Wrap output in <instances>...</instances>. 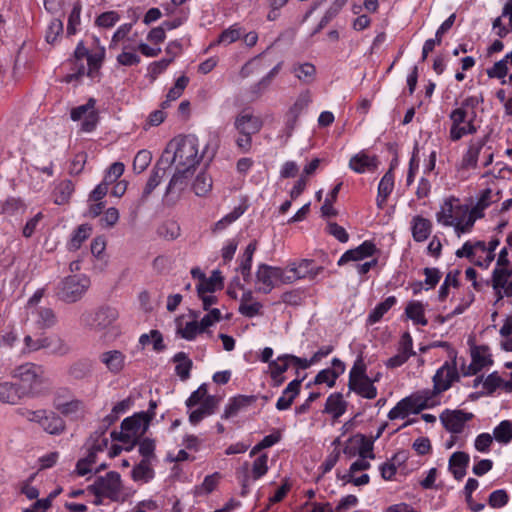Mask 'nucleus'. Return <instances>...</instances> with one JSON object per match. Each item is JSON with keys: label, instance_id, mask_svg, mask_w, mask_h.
I'll list each match as a JSON object with an SVG mask.
<instances>
[{"label": "nucleus", "instance_id": "nucleus-57", "mask_svg": "<svg viewBox=\"0 0 512 512\" xmlns=\"http://www.w3.org/2000/svg\"><path fill=\"white\" fill-rule=\"evenodd\" d=\"M268 456L266 454L260 455L255 459L252 466V476L254 480H257L264 476L268 471Z\"/></svg>", "mask_w": 512, "mask_h": 512}, {"label": "nucleus", "instance_id": "nucleus-46", "mask_svg": "<svg viewBox=\"0 0 512 512\" xmlns=\"http://www.w3.org/2000/svg\"><path fill=\"white\" fill-rule=\"evenodd\" d=\"M154 476V471L150 466V461L142 460L132 470V477L135 481L147 482Z\"/></svg>", "mask_w": 512, "mask_h": 512}, {"label": "nucleus", "instance_id": "nucleus-27", "mask_svg": "<svg viewBox=\"0 0 512 512\" xmlns=\"http://www.w3.org/2000/svg\"><path fill=\"white\" fill-rule=\"evenodd\" d=\"M492 364L488 350L485 347H476L472 350V362L469 366V374H476L485 366Z\"/></svg>", "mask_w": 512, "mask_h": 512}, {"label": "nucleus", "instance_id": "nucleus-60", "mask_svg": "<svg viewBox=\"0 0 512 512\" xmlns=\"http://www.w3.org/2000/svg\"><path fill=\"white\" fill-rule=\"evenodd\" d=\"M202 331L204 330L201 329V324L197 321L187 322L184 328L178 329V333L186 340H193Z\"/></svg>", "mask_w": 512, "mask_h": 512}, {"label": "nucleus", "instance_id": "nucleus-24", "mask_svg": "<svg viewBox=\"0 0 512 512\" xmlns=\"http://www.w3.org/2000/svg\"><path fill=\"white\" fill-rule=\"evenodd\" d=\"M411 230L413 239L416 242L425 241L431 234L432 231V223L430 220L422 217L415 216L411 222Z\"/></svg>", "mask_w": 512, "mask_h": 512}, {"label": "nucleus", "instance_id": "nucleus-16", "mask_svg": "<svg viewBox=\"0 0 512 512\" xmlns=\"http://www.w3.org/2000/svg\"><path fill=\"white\" fill-rule=\"evenodd\" d=\"M511 277L512 267H495L492 271L491 280L485 282L486 286L491 284L496 295V301L503 299L502 291L505 290V286H507Z\"/></svg>", "mask_w": 512, "mask_h": 512}, {"label": "nucleus", "instance_id": "nucleus-32", "mask_svg": "<svg viewBox=\"0 0 512 512\" xmlns=\"http://www.w3.org/2000/svg\"><path fill=\"white\" fill-rule=\"evenodd\" d=\"M294 76L304 84H310L314 81L316 68L312 63H296L292 67Z\"/></svg>", "mask_w": 512, "mask_h": 512}, {"label": "nucleus", "instance_id": "nucleus-34", "mask_svg": "<svg viewBox=\"0 0 512 512\" xmlns=\"http://www.w3.org/2000/svg\"><path fill=\"white\" fill-rule=\"evenodd\" d=\"M397 299L394 296L387 297L379 303L368 315L367 324L373 325L379 322L382 317L396 304Z\"/></svg>", "mask_w": 512, "mask_h": 512}, {"label": "nucleus", "instance_id": "nucleus-33", "mask_svg": "<svg viewBox=\"0 0 512 512\" xmlns=\"http://www.w3.org/2000/svg\"><path fill=\"white\" fill-rule=\"evenodd\" d=\"M350 390L355 391L358 395L366 399H374L377 395V389L369 377L359 379L351 384H348Z\"/></svg>", "mask_w": 512, "mask_h": 512}, {"label": "nucleus", "instance_id": "nucleus-62", "mask_svg": "<svg viewBox=\"0 0 512 512\" xmlns=\"http://www.w3.org/2000/svg\"><path fill=\"white\" fill-rule=\"evenodd\" d=\"M189 83V78L186 77V76H180L174 86L172 88H170V90L168 91L167 93V98H169V100H177L183 93L184 89L187 87Z\"/></svg>", "mask_w": 512, "mask_h": 512}, {"label": "nucleus", "instance_id": "nucleus-22", "mask_svg": "<svg viewBox=\"0 0 512 512\" xmlns=\"http://www.w3.org/2000/svg\"><path fill=\"white\" fill-rule=\"evenodd\" d=\"M302 380L295 379L291 381L284 389L282 395L276 402V408L278 410H287L292 405L294 399L300 393Z\"/></svg>", "mask_w": 512, "mask_h": 512}, {"label": "nucleus", "instance_id": "nucleus-42", "mask_svg": "<svg viewBox=\"0 0 512 512\" xmlns=\"http://www.w3.org/2000/svg\"><path fill=\"white\" fill-rule=\"evenodd\" d=\"M192 188L197 196H206L212 189V178L205 172H200L196 176Z\"/></svg>", "mask_w": 512, "mask_h": 512}, {"label": "nucleus", "instance_id": "nucleus-59", "mask_svg": "<svg viewBox=\"0 0 512 512\" xmlns=\"http://www.w3.org/2000/svg\"><path fill=\"white\" fill-rule=\"evenodd\" d=\"M509 496L504 489L493 491L488 498V504L492 508H501L508 503Z\"/></svg>", "mask_w": 512, "mask_h": 512}, {"label": "nucleus", "instance_id": "nucleus-6", "mask_svg": "<svg viewBox=\"0 0 512 512\" xmlns=\"http://www.w3.org/2000/svg\"><path fill=\"white\" fill-rule=\"evenodd\" d=\"M116 308L105 306L95 312L85 311L80 316V323L96 331H102L111 327L118 319Z\"/></svg>", "mask_w": 512, "mask_h": 512}, {"label": "nucleus", "instance_id": "nucleus-49", "mask_svg": "<svg viewBox=\"0 0 512 512\" xmlns=\"http://www.w3.org/2000/svg\"><path fill=\"white\" fill-rule=\"evenodd\" d=\"M82 5L80 1H76L73 4L72 11L68 17L67 23V34L74 35L76 33V28L80 24V15H81Z\"/></svg>", "mask_w": 512, "mask_h": 512}, {"label": "nucleus", "instance_id": "nucleus-58", "mask_svg": "<svg viewBox=\"0 0 512 512\" xmlns=\"http://www.w3.org/2000/svg\"><path fill=\"white\" fill-rule=\"evenodd\" d=\"M123 51L117 56V62L123 66L137 65L140 62V57L131 51H128L130 47L128 45L123 46Z\"/></svg>", "mask_w": 512, "mask_h": 512}, {"label": "nucleus", "instance_id": "nucleus-37", "mask_svg": "<svg viewBox=\"0 0 512 512\" xmlns=\"http://www.w3.org/2000/svg\"><path fill=\"white\" fill-rule=\"evenodd\" d=\"M173 362L176 363L175 371L182 381L190 377V370L193 366L192 360L185 352H178L173 357Z\"/></svg>", "mask_w": 512, "mask_h": 512}, {"label": "nucleus", "instance_id": "nucleus-25", "mask_svg": "<svg viewBox=\"0 0 512 512\" xmlns=\"http://www.w3.org/2000/svg\"><path fill=\"white\" fill-rule=\"evenodd\" d=\"M394 188V175L392 172V168L389 169L378 185V195H377V206L382 208L386 202V199L391 194Z\"/></svg>", "mask_w": 512, "mask_h": 512}, {"label": "nucleus", "instance_id": "nucleus-10", "mask_svg": "<svg viewBox=\"0 0 512 512\" xmlns=\"http://www.w3.org/2000/svg\"><path fill=\"white\" fill-rule=\"evenodd\" d=\"M282 278V269L266 264L259 265L256 272L257 291L264 294L270 293L275 286V282L282 280Z\"/></svg>", "mask_w": 512, "mask_h": 512}, {"label": "nucleus", "instance_id": "nucleus-8", "mask_svg": "<svg viewBox=\"0 0 512 512\" xmlns=\"http://www.w3.org/2000/svg\"><path fill=\"white\" fill-rule=\"evenodd\" d=\"M12 377L18 379L30 391L36 390L45 382L43 367L33 363H25L16 367L12 372Z\"/></svg>", "mask_w": 512, "mask_h": 512}, {"label": "nucleus", "instance_id": "nucleus-36", "mask_svg": "<svg viewBox=\"0 0 512 512\" xmlns=\"http://www.w3.org/2000/svg\"><path fill=\"white\" fill-rule=\"evenodd\" d=\"M92 363L87 359H80L72 363L68 368V375L75 380H82L90 376Z\"/></svg>", "mask_w": 512, "mask_h": 512}, {"label": "nucleus", "instance_id": "nucleus-18", "mask_svg": "<svg viewBox=\"0 0 512 512\" xmlns=\"http://www.w3.org/2000/svg\"><path fill=\"white\" fill-rule=\"evenodd\" d=\"M166 165H169V158L161 157L151 171L150 177L142 192V199L150 196L153 190L160 184L166 174Z\"/></svg>", "mask_w": 512, "mask_h": 512}, {"label": "nucleus", "instance_id": "nucleus-7", "mask_svg": "<svg viewBox=\"0 0 512 512\" xmlns=\"http://www.w3.org/2000/svg\"><path fill=\"white\" fill-rule=\"evenodd\" d=\"M89 286L90 280L85 275L68 276L62 281L59 297L67 303L76 302L84 295Z\"/></svg>", "mask_w": 512, "mask_h": 512}, {"label": "nucleus", "instance_id": "nucleus-40", "mask_svg": "<svg viewBox=\"0 0 512 512\" xmlns=\"http://www.w3.org/2000/svg\"><path fill=\"white\" fill-rule=\"evenodd\" d=\"M409 413H414V406L409 398L406 397L399 401L395 407H393L389 413L388 417L391 420L398 419V418H405L409 415Z\"/></svg>", "mask_w": 512, "mask_h": 512}, {"label": "nucleus", "instance_id": "nucleus-26", "mask_svg": "<svg viewBox=\"0 0 512 512\" xmlns=\"http://www.w3.org/2000/svg\"><path fill=\"white\" fill-rule=\"evenodd\" d=\"M31 314L36 317L35 323L40 329L51 328L57 322L54 311L49 307L35 308Z\"/></svg>", "mask_w": 512, "mask_h": 512}, {"label": "nucleus", "instance_id": "nucleus-50", "mask_svg": "<svg viewBox=\"0 0 512 512\" xmlns=\"http://www.w3.org/2000/svg\"><path fill=\"white\" fill-rule=\"evenodd\" d=\"M152 154L148 150H140L133 160V170L142 173L150 165Z\"/></svg>", "mask_w": 512, "mask_h": 512}, {"label": "nucleus", "instance_id": "nucleus-63", "mask_svg": "<svg viewBox=\"0 0 512 512\" xmlns=\"http://www.w3.org/2000/svg\"><path fill=\"white\" fill-rule=\"evenodd\" d=\"M218 479V473L206 476L201 486L196 487V494L202 495L211 493L216 488Z\"/></svg>", "mask_w": 512, "mask_h": 512}, {"label": "nucleus", "instance_id": "nucleus-52", "mask_svg": "<svg viewBox=\"0 0 512 512\" xmlns=\"http://www.w3.org/2000/svg\"><path fill=\"white\" fill-rule=\"evenodd\" d=\"M108 446V438L105 437V431L96 430L89 438V447L94 451L102 452Z\"/></svg>", "mask_w": 512, "mask_h": 512}, {"label": "nucleus", "instance_id": "nucleus-9", "mask_svg": "<svg viewBox=\"0 0 512 512\" xmlns=\"http://www.w3.org/2000/svg\"><path fill=\"white\" fill-rule=\"evenodd\" d=\"M96 100L90 98L86 104L78 106L71 111V119L74 121L83 120L81 127L85 132H91L98 123V113L95 109Z\"/></svg>", "mask_w": 512, "mask_h": 512}, {"label": "nucleus", "instance_id": "nucleus-48", "mask_svg": "<svg viewBox=\"0 0 512 512\" xmlns=\"http://www.w3.org/2000/svg\"><path fill=\"white\" fill-rule=\"evenodd\" d=\"M90 234L91 227L89 225H80L69 242V249L77 250L80 248L81 244L90 236Z\"/></svg>", "mask_w": 512, "mask_h": 512}, {"label": "nucleus", "instance_id": "nucleus-31", "mask_svg": "<svg viewBox=\"0 0 512 512\" xmlns=\"http://www.w3.org/2000/svg\"><path fill=\"white\" fill-rule=\"evenodd\" d=\"M192 174V172L182 171L180 168H175V173L169 181L166 193L171 194L183 191L188 186V179Z\"/></svg>", "mask_w": 512, "mask_h": 512}, {"label": "nucleus", "instance_id": "nucleus-38", "mask_svg": "<svg viewBox=\"0 0 512 512\" xmlns=\"http://www.w3.org/2000/svg\"><path fill=\"white\" fill-rule=\"evenodd\" d=\"M405 313L415 324L425 326L428 323L424 315V306L419 301L409 302L405 309Z\"/></svg>", "mask_w": 512, "mask_h": 512}, {"label": "nucleus", "instance_id": "nucleus-20", "mask_svg": "<svg viewBox=\"0 0 512 512\" xmlns=\"http://www.w3.org/2000/svg\"><path fill=\"white\" fill-rule=\"evenodd\" d=\"M378 166V159L375 155H369L361 151L352 156L349 161V167L356 173L375 170Z\"/></svg>", "mask_w": 512, "mask_h": 512}, {"label": "nucleus", "instance_id": "nucleus-29", "mask_svg": "<svg viewBox=\"0 0 512 512\" xmlns=\"http://www.w3.org/2000/svg\"><path fill=\"white\" fill-rule=\"evenodd\" d=\"M84 408V402L72 396H68L67 403H61L59 400L55 403V409L64 416H77Z\"/></svg>", "mask_w": 512, "mask_h": 512}, {"label": "nucleus", "instance_id": "nucleus-44", "mask_svg": "<svg viewBox=\"0 0 512 512\" xmlns=\"http://www.w3.org/2000/svg\"><path fill=\"white\" fill-rule=\"evenodd\" d=\"M252 401L253 397L242 395L233 398L231 402L226 406L223 417L227 419L235 416L241 408L249 405Z\"/></svg>", "mask_w": 512, "mask_h": 512}, {"label": "nucleus", "instance_id": "nucleus-5", "mask_svg": "<svg viewBox=\"0 0 512 512\" xmlns=\"http://www.w3.org/2000/svg\"><path fill=\"white\" fill-rule=\"evenodd\" d=\"M120 474L114 471L108 472L105 476L98 477L87 490L98 498H108L111 501H119L121 493Z\"/></svg>", "mask_w": 512, "mask_h": 512}, {"label": "nucleus", "instance_id": "nucleus-54", "mask_svg": "<svg viewBox=\"0 0 512 512\" xmlns=\"http://www.w3.org/2000/svg\"><path fill=\"white\" fill-rule=\"evenodd\" d=\"M71 351L70 345L59 336H51L50 352L58 356L67 355Z\"/></svg>", "mask_w": 512, "mask_h": 512}, {"label": "nucleus", "instance_id": "nucleus-21", "mask_svg": "<svg viewBox=\"0 0 512 512\" xmlns=\"http://www.w3.org/2000/svg\"><path fill=\"white\" fill-rule=\"evenodd\" d=\"M455 18V14L450 15L437 30L435 39H428L425 41L422 50V61H425L428 54L433 51L434 47L441 43L442 35L445 34L453 26Z\"/></svg>", "mask_w": 512, "mask_h": 512}, {"label": "nucleus", "instance_id": "nucleus-64", "mask_svg": "<svg viewBox=\"0 0 512 512\" xmlns=\"http://www.w3.org/2000/svg\"><path fill=\"white\" fill-rule=\"evenodd\" d=\"M367 377L368 376L366 375V365L362 358H358L350 371L348 384H351L355 381H358L359 379H364Z\"/></svg>", "mask_w": 512, "mask_h": 512}, {"label": "nucleus", "instance_id": "nucleus-4", "mask_svg": "<svg viewBox=\"0 0 512 512\" xmlns=\"http://www.w3.org/2000/svg\"><path fill=\"white\" fill-rule=\"evenodd\" d=\"M475 117V111H464V109L452 110L449 115L451 120L450 140L457 142L466 135L475 134L477 132V127L474 124Z\"/></svg>", "mask_w": 512, "mask_h": 512}, {"label": "nucleus", "instance_id": "nucleus-19", "mask_svg": "<svg viewBox=\"0 0 512 512\" xmlns=\"http://www.w3.org/2000/svg\"><path fill=\"white\" fill-rule=\"evenodd\" d=\"M218 406V399L215 396H208L201 404L195 406L189 414V422L192 425H197L205 417L215 413Z\"/></svg>", "mask_w": 512, "mask_h": 512}, {"label": "nucleus", "instance_id": "nucleus-61", "mask_svg": "<svg viewBox=\"0 0 512 512\" xmlns=\"http://www.w3.org/2000/svg\"><path fill=\"white\" fill-rule=\"evenodd\" d=\"M283 358H284V355L279 356L277 358V360L271 361L269 363V368L271 371L272 378H276V377L280 376V374H283L284 372H286L288 370L289 365H290V360L283 359Z\"/></svg>", "mask_w": 512, "mask_h": 512}, {"label": "nucleus", "instance_id": "nucleus-45", "mask_svg": "<svg viewBox=\"0 0 512 512\" xmlns=\"http://www.w3.org/2000/svg\"><path fill=\"white\" fill-rule=\"evenodd\" d=\"M243 30L238 25H232L225 29L218 37L216 44L218 45H230L237 41L243 34Z\"/></svg>", "mask_w": 512, "mask_h": 512}, {"label": "nucleus", "instance_id": "nucleus-53", "mask_svg": "<svg viewBox=\"0 0 512 512\" xmlns=\"http://www.w3.org/2000/svg\"><path fill=\"white\" fill-rule=\"evenodd\" d=\"M313 261L308 259H303L299 262L297 266H293L290 268V272L293 273V276H288L287 280L292 282L296 279H304L307 277L308 270L312 265Z\"/></svg>", "mask_w": 512, "mask_h": 512}, {"label": "nucleus", "instance_id": "nucleus-43", "mask_svg": "<svg viewBox=\"0 0 512 512\" xmlns=\"http://www.w3.org/2000/svg\"><path fill=\"white\" fill-rule=\"evenodd\" d=\"M20 399L19 389L16 385L4 382L0 384V401L8 404H15Z\"/></svg>", "mask_w": 512, "mask_h": 512}, {"label": "nucleus", "instance_id": "nucleus-35", "mask_svg": "<svg viewBox=\"0 0 512 512\" xmlns=\"http://www.w3.org/2000/svg\"><path fill=\"white\" fill-rule=\"evenodd\" d=\"M485 143L486 138L470 141L468 150L462 160L465 167H476L479 153Z\"/></svg>", "mask_w": 512, "mask_h": 512}, {"label": "nucleus", "instance_id": "nucleus-41", "mask_svg": "<svg viewBox=\"0 0 512 512\" xmlns=\"http://www.w3.org/2000/svg\"><path fill=\"white\" fill-rule=\"evenodd\" d=\"M74 191V184L70 180H64L55 188L54 202L57 205L67 203Z\"/></svg>", "mask_w": 512, "mask_h": 512}, {"label": "nucleus", "instance_id": "nucleus-28", "mask_svg": "<svg viewBox=\"0 0 512 512\" xmlns=\"http://www.w3.org/2000/svg\"><path fill=\"white\" fill-rule=\"evenodd\" d=\"M347 403L343 400L342 394H331L325 404L324 412L331 414L334 419L342 416L346 411Z\"/></svg>", "mask_w": 512, "mask_h": 512}, {"label": "nucleus", "instance_id": "nucleus-15", "mask_svg": "<svg viewBox=\"0 0 512 512\" xmlns=\"http://www.w3.org/2000/svg\"><path fill=\"white\" fill-rule=\"evenodd\" d=\"M440 394L441 393L437 391L433 385L432 389L419 390L410 395L409 398L414 406V413H419L424 409L432 408L438 405L440 403Z\"/></svg>", "mask_w": 512, "mask_h": 512}, {"label": "nucleus", "instance_id": "nucleus-13", "mask_svg": "<svg viewBox=\"0 0 512 512\" xmlns=\"http://www.w3.org/2000/svg\"><path fill=\"white\" fill-rule=\"evenodd\" d=\"M473 418L472 413L462 410H445L440 415L444 427L452 433H461L467 421Z\"/></svg>", "mask_w": 512, "mask_h": 512}, {"label": "nucleus", "instance_id": "nucleus-23", "mask_svg": "<svg viewBox=\"0 0 512 512\" xmlns=\"http://www.w3.org/2000/svg\"><path fill=\"white\" fill-rule=\"evenodd\" d=\"M469 463V455L465 452H454L449 459V470L456 480H461L466 475Z\"/></svg>", "mask_w": 512, "mask_h": 512}, {"label": "nucleus", "instance_id": "nucleus-56", "mask_svg": "<svg viewBox=\"0 0 512 512\" xmlns=\"http://www.w3.org/2000/svg\"><path fill=\"white\" fill-rule=\"evenodd\" d=\"M244 213V209L241 207H236L232 212L224 216L214 225V231H221L225 229L228 225L236 221L242 214Z\"/></svg>", "mask_w": 512, "mask_h": 512}, {"label": "nucleus", "instance_id": "nucleus-55", "mask_svg": "<svg viewBox=\"0 0 512 512\" xmlns=\"http://www.w3.org/2000/svg\"><path fill=\"white\" fill-rule=\"evenodd\" d=\"M62 32H63V22L58 18H54L53 20H51V22L47 28L46 35H45V39H46L47 43H49V44L55 43V41L62 34Z\"/></svg>", "mask_w": 512, "mask_h": 512}, {"label": "nucleus", "instance_id": "nucleus-17", "mask_svg": "<svg viewBox=\"0 0 512 512\" xmlns=\"http://www.w3.org/2000/svg\"><path fill=\"white\" fill-rule=\"evenodd\" d=\"M377 251L375 244L371 241H364L361 245L354 249L346 251L339 259L338 265H344L350 261H361L367 257H371Z\"/></svg>", "mask_w": 512, "mask_h": 512}, {"label": "nucleus", "instance_id": "nucleus-3", "mask_svg": "<svg viewBox=\"0 0 512 512\" xmlns=\"http://www.w3.org/2000/svg\"><path fill=\"white\" fill-rule=\"evenodd\" d=\"M20 414L28 421L40 425L45 432L51 435H59L65 430L64 420L54 411L23 409L20 411Z\"/></svg>", "mask_w": 512, "mask_h": 512}, {"label": "nucleus", "instance_id": "nucleus-12", "mask_svg": "<svg viewBox=\"0 0 512 512\" xmlns=\"http://www.w3.org/2000/svg\"><path fill=\"white\" fill-rule=\"evenodd\" d=\"M263 126V121L256 116L250 109H243L234 121V127L239 134H257Z\"/></svg>", "mask_w": 512, "mask_h": 512}, {"label": "nucleus", "instance_id": "nucleus-51", "mask_svg": "<svg viewBox=\"0 0 512 512\" xmlns=\"http://www.w3.org/2000/svg\"><path fill=\"white\" fill-rule=\"evenodd\" d=\"M97 453V451L89 447L88 455L77 462L76 469L80 476H84L92 471L90 466L96 462Z\"/></svg>", "mask_w": 512, "mask_h": 512}, {"label": "nucleus", "instance_id": "nucleus-30", "mask_svg": "<svg viewBox=\"0 0 512 512\" xmlns=\"http://www.w3.org/2000/svg\"><path fill=\"white\" fill-rule=\"evenodd\" d=\"M223 286V277L219 270H214L209 278L205 276L204 279L197 285L198 295L203 293H213L216 289Z\"/></svg>", "mask_w": 512, "mask_h": 512}, {"label": "nucleus", "instance_id": "nucleus-2", "mask_svg": "<svg viewBox=\"0 0 512 512\" xmlns=\"http://www.w3.org/2000/svg\"><path fill=\"white\" fill-rule=\"evenodd\" d=\"M153 416V412L151 415L148 412H140L127 417L121 423V432L113 431L111 437L123 443H130L131 445L126 448L130 450L136 444L137 438L147 431Z\"/></svg>", "mask_w": 512, "mask_h": 512}, {"label": "nucleus", "instance_id": "nucleus-39", "mask_svg": "<svg viewBox=\"0 0 512 512\" xmlns=\"http://www.w3.org/2000/svg\"><path fill=\"white\" fill-rule=\"evenodd\" d=\"M456 209L460 210V206H457ZM455 214L456 211L451 201H446L441 211L437 213V221L445 226H453L459 219Z\"/></svg>", "mask_w": 512, "mask_h": 512}, {"label": "nucleus", "instance_id": "nucleus-47", "mask_svg": "<svg viewBox=\"0 0 512 512\" xmlns=\"http://www.w3.org/2000/svg\"><path fill=\"white\" fill-rule=\"evenodd\" d=\"M493 435L496 441L507 444L512 440V422L504 420L495 427Z\"/></svg>", "mask_w": 512, "mask_h": 512}, {"label": "nucleus", "instance_id": "nucleus-1", "mask_svg": "<svg viewBox=\"0 0 512 512\" xmlns=\"http://www.w3.org/2000/svg\"><path fill=\"white\" fill-rule=\"evenodd\" d=\"M162 157L169 158V164H173L175 168L194 173L203 153L199 152L198 139L194 135H187L172 139Z\"/></svg>", "mask_w": 512, "mask_h": 512}, {"label": "nucleus", "instance_id": "nucleus-14", "mask_svg": "<svg viewBox=\"0 0 512 512\" xmlns=\"http://www.w3.org/2000/svg\"><path fill=\"white\" fill-rule=\"evenodd\" d=\"M98 359L106 370L113 375L120 374L126 365V355L122 351L116 349L101 352Z\"/></svg>", "mask_w": 512, "mask_h": 512}, {"label": "nucleus", "instance_id": "nucleus-11", "mask_svg": "<svg viewBox=\"0 0 512 512\" xmlns=\"http://www.w3.org/2000/svg\"><path fill=\"white\" fill-rule=\"evenodd\" d=\"M459 380L456 361L445 362L433 376V385L440 393L448 390L455 381Z\"/></svg>", "mask_w": 512, "mask_h": 512}]
</instances>
